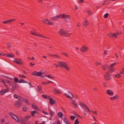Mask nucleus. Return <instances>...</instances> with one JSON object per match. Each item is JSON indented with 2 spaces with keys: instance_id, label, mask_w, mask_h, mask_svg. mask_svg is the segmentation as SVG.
I'll return each instance as SVG.
<instances>
[{
  "instance_id": "nucleus-63",
  "label": "nucleus",
  "mask_w": 124,
  "mask_h": 124,
  "mask_svg": "<svg viewBox=\"0 0 124 124\" xmlns=\"http://www.w3.org/2000/svg\"><path fill=\"white\" fill-rule=\"evenodd\" d=\"M103 85L104 86L106 87L107 85V83L106 82H104L103 83Z\"/></svg>"
},
{
  "instance_id": "nucleus-23",
  "label": "nucleus",
  "mask_w": 124,
  "mask_h": 124,
  "mask_svg": "<svg viewBox=\"0 0 124 124\" xmlns=\"http://www.w3.org/2000/svg\"><path fill=\"white\" fill-rule=\"evenodd\" d=\"M107 93L109 95H112L113 94V93L112 91L110 90H108L107 91Z\"/></svg>"
},
{
  "instance_id": "nucleus-1",
  "label": "nucleus",
  "mask_w": 124,
  "mask_h": 124,
  "mask_svg": "<svg viewBox=\"0 0 124 124\" xmlns=\"http://www.w3.org/2000/svg\"><path fill=\"white\" fill-rule=\"evenodd\" d=\"M64 68L67 71L70 70V68L67 63L65 62H62L61 68Z\"/></svg>"
},
{
  "instance_id": "nucleus-41",
  "label": "nucleus",
  "mask_w": 124,
  "mask_h": 124,
  "mask_svg": "<svg viewBox=\"0 0 124 124\" xmlns=\"http://www.w3.org/2000/svg\"><path fill=\"white\" fill-rule=\"evenodd\" d=\"M70 119L72 121H73L74 120V119L75 117V116H70Z\"/></svg>"
},
{
  "instance_id": "nucleus-49",
  "label": "nucleus",
  "mask_w": 124,
  "mask_h": 124,
  "mask_svg": "<svg viewBox=\"0 0 124 124\" xmlns=\"http://www.w3.org/2000/svg\"><path fill=\"white\" fill-rule=\"evenodd\" d=\"M61 54H63V55H64L65 56H66L68 57H69V56L67 55V53H63V52H62L61 53Z\"/></svg>"
},
{
  "instance_id": "nucleus-4",
  "label": "nucleus",
  "mask_w": 124,
  "mask_h": 124,
  "mask_svg": "<svg viewBox=\"0 0 124 124\" xmlns=\"http://www.w3.org/2000/svg\"><path fill=\"white\" fill-rule=\"evenodd\" d=\"M79 105L82 107L84 108L85 110L88 111L90 113H91V111L90 110L89 108L85 104L81 101L79 102Z\"/></svg>"
},
{
  "instance_id": "nucleus-34",
  "label": "nucleus",
  "mask_w": 124,
  "mask_h": 124,
  "mask_svg": "<svg viewBox=\"0 0 124 124\" xmlns=\"http://www.w3.org/2000/svg\"><path fill=\"white\" fill-rule=\"evenodd\" d=\"M22 108L23 109L22 110L23 111H27L28 109V108L25 107L24 106H23Z\"/></svg>"
},
{
  "instance_id": "nucleus-47",
  "label": "nucleus",
  "mask_w": 124,
  "mask_h": 124,
  "mask_svg": "<svg viewBox=\"0 0 124 124\" xmlns=\"http://www.w3.org/2000/svg\"><path fill=\"white\" fill-rule=\"evenodd\" d=\"M87 12H88V15H91L93 14L92 12L90 10L87 11Z\"/></svg>"
},
{
  "instance_id": "nucleus-48",
  "label": "nucleus",
  "mask_w": 124,
  "mask_h": 124,
  "mask_svg": "<svg viewBox=\"0 0 124 124\" xmlns=\"http://www.w3.org/2000/svg\"><path fill=\"white\" fill-rule=\"evenodd\" d=\"M34 35L35 36H36L39 37H40V36H41L40 34H37V33H36V32H35V33H34Z\"/></svg>"
},
{
  "instance_id": "nucleus-29",
  "label": "nucleus",
  "mask_w": 124,
  "mask_h": 124,
  "mask_svg": "<svg viewBox=\"0 0 124 124\" xmlns=\"http://www.w3.org/2000/svg\"><path fill=\"white\" fill-rule=\"evenodd\" d=\"M121 34V32H120L119 33H114L112 34V35L113 37L115 36V38H117L116 36L117 35H120Z\"/></svg>"
},
{
  "instance_id": "nucleus-58",
  "label": "nucleus",
  "mask_w": 124,
  "mask_h": 124,
  "mask_svg": "<svg viewBox=\"0 0 124 124\" xmlns=\"http://www.w3.org/2000/svg\"><path fill=\"white\" fill-rule=\"evenodd\" d=\"M26 103H28V99H24V101Z\"/></svg>"
},
{
  "instance_id": "nucleus-3",
  "label": "nucleus",
  "mask_w": 124,
  "mask_h": 124,
  "mask_svg": "<svg viewBox=\"0 0 124 124\" xmlns=\"http://www.w3.org/2000/svg\"><path fill=\"white\" fill-rule=\"evenodd\" d=\"M9 114L13 119L15 120L18 123L20 122V121L19 118L17 116L11 112H9Z\"/></svg>"
},
{
  "instance_id": "nucleus-8",
  "label": "nucleus",
  "mask_w": 124,
  "mask_h": 124,
  "mask_svg": "<svg viewBox=\"0 0 124 124\" xmlns=\"http://www.w3.org/2000/svg\"><path fill=\"white\" fill-rule=\"evenodd\" d=\"M22 102L20 101H17L14 104V105L16 107H19L22 105Z\"/></svg>"
},
{
  "instance_id": "nucleus-39",
  "label": "nucleus",
  "mask_w": 124,
  "mask_h": 124,
  "mask_svg": "<svg viewBox=\"0 0 124 124\" xmlns=\"http://www.w3.org/2000/svg\"><path fill=\"white\" fill-rule=\"evenodd\" d=\"M63 121L65 123L69 121L65 117H63Z\"/></svg>"
},
{
  "instance_id": "nucleus-36",
  "label": "nucleus",
  "mask_w": 124,
  "mask_h": 124,
  "mask_svg": "<svg viewBox=\"0 0 124 124\" xmlns=\"http://www.w3.org/2000/svg\"><path fill=\"white\" fill-rule=\"evenodd\" d=\"M32 107L33 108L35 109H37V106L35 105L34 103H33L32 104Z\"/></svg>"
},
{
  "instance_id": "nucleus-13",
  "label": "nucleus",
  "mask_w": 124,
  "mask_h": 124,
  "mask_svg": "<svg viewBox=\"0 0 124 124\" xmlns=\"http://www.w3.org/2000/svg\"><path fill=\"white\" fill-rule=\"evenodd\" d=\"M60 16H61V17H62V18H65L70 19V17L69 15H65V14H62L60 15Z\"/></svg>"
},
{
  "instance_id": "nucleus-27",
  "label": "nucleus",
  "mask_w": 124,
  "mask_h": 124,
  "mask_svg": "<svg viewBox=\"0 0 124 124\" xmlns=\"http://www.w3.org/2000/svg\"><path fill=\"white\" fill-rule=\"evenodd\" d=\"M49 113L51 116V117H52L53 116L55 115L54 112L52 111L51 110H49Z\"/></svg>"
},
{
  "instance_id": "nucleus-22",
  "label": "nucleus",
  "mask_w": 124,
  "mask_h": 124,
  "mask_svg": "<svg viewBox=\"0 0 124 124\" xmlns=\"http://www.w3.org/2000/svg\"><path fill=\"white\" fill-rule=\"evenodd\" d=\"M59 18H61L60 15L59 16H56L51 18V19L53 21H54L58 19Z\"/></svg>"
},
{
  "instance_id": "nucleus-52",
  "label": "nucleus",
  "mask_w": 124,
  "mask_h": 124,
  "mask_svg": "<svg viewBox=\"0 0 124 124\" xmlns=\"http://www.w3.org/2000/svg\"><path fill=\"white\" fill-rule=\"evenodd\" d=\"M14 98H15L16 99H17L19 97L18 95H17L16 94H14Z\"/></svg>"
},
{
  "instance_id": "nucleus-61",
  "label": "nucleus",
  "mask_w": 124,
  "mask_h": 124,
  "mask_svg": "<svg viewBox=\"0 0 124 124\" xmlns=\"http://www.w3.org/2000/svg\"><path fill=\"white\" fill-rule=\"evenodd\" d=\"M103 54L105 55H106L107 54V51L106 50H105Z\"/></svg>"
},
{
  "instance_id": "nucleus-28",
  "label": "nucleus",
  "mask_w": 124,
  "mask_h": 124,
  "mask_svg": "<svg viewBox=\"0 0 124 124\" xmlns=\"http://www.w3.org/2000/svg\"><path fill=\"white\" fill-rule=\"evenodd\" d=\"M37 90L38 91L39 93L42 92V86L41 85H39L37 88Z\"/></svg>"
},
{
  "instance_id": "nucleus-25",
  "label": "nucleus",
  "mask_w": 124,
  "mask_h": 124,
  "mask_svg": "<svg viewBox=\"0 0 124 124\" xmlns=\"http://www.w3.org/2000/svg\"><path fill=\"white\" fill-rule=\"evenodd\" d=\"M49 102L50 104L52 105L54 104L55 103L54 101L53 100L52 98H51L49 99Z\"/></svg>"
},
{
  "instance_id": "nucleus-56",
  "label": "nucleus",
  "mask_w": 124,
  "mask_h": 124,
  "mask_svg": "<svg viewBox=\"0 0 124 124\" xmlns=\"http://www.w3.org/2000/svg\"><path fill=\"white\" fill-rule=\"evenodd\" d=\"M70 103L72 104H73L75 103V101L74 100H72L70 101Z\"/></svg>"
},
{
  "instance_id": "nucleus-53",
  "label": "nucleus",
  "mask_w": 124,
  "mask_h": 124,
  "mask_svg": "<svg viewBox=\"0 0 124 124\" xmlns=\"http://www.w3.org/2000/svg\"><path fill=\"white\" fill-rule=\"evenodd\" d=\"M95 65L97 66H98L99 65H101V63H100V62H96L95 63Z\"/></svg>"
},
{
  "instance_id": "nucleus-55",
  "label": "nucleus",
  "mask_w": 124,
  "mask_h": 124,
  "mask_svg": "<svg viewBox=\"0 0 124 124\" xmlns=\"http://www.w3.org/2000/svg\"><path fill=\"white\" fill-rule=\"evenodd\" d=\"M19 77H21L23 78H25L26 77L24 76H23V75L21 74H19Z\"/></svg>"
},
{
  "instance_id": "nucleus-26",
  "label": "nucleus",
  "mask_w": 124,
  "mask_h": 124,
  "mask_svg": "<svg viewBox=\"0 0 124 124\" xmlns=\"http://www.w3.org/2000/svg\"><path fill=\"white\" fill-rule=\"evenodd\" d=\"M54 93L55 94H60L61 93L59 90H57L56 89H54Z\"/></svg>"
},
{
  "instance_id": "nucleus-30",
  "label": "nucleus",
  "mask_w": 124,
  "mask_h": 124,
  "mask_svg": "<svg viewBox=\"0 0 124 124\" xmlns=\"http://www.w3.org/2000/svg\"><path fill=\"white\" fill-rule=\"evenodd\" d=\"M19 83H28L27 82L25 81L24 79H21L19 80Z\"/></svg>"
},
{
  "instance_id": "nucleus-12",
  "label": "nucleus",
  "mask_w": 124,
  "mask_h": 124,
  "mask_svg": "<svg viewBox=\"0 0 124 124\" xmlns=\"http://www.w3.org/2000/svg\"><path fill=\"white\" fill-rule=\"evenodd\" d=\"M18 87V85L14 83L11 89V91L12 92H14L15 90Z\"/></svg>"
},
{
  "instance_id": "nucleus-37",
  "label": "nucleus",
  "mask_w": 124,
  "mask_h": 124,
  "mask_svg": "<svg viewBox=\"0 0 124 124\" xmlns=\"http://www.w3.org/2000/svg\"><path fill=\"white\" fill-rule=\"evenodd\" d=\"M110 69V72H113L115 71V68H109L108 69Z\"/></svg>"
},
{
  "instance_id": "nucleus-7",
  "label": "nucleus",
  "mask_w": 124,
  "mask_h": 124,
  "mask_svg": "<svg viewBox=\"0 0 124 124\" xmlns=\"http://www.w3.org/2000/svg\"><path fill=\"white\" fill-rule=\"evenodd\" d=\"M105 79L107 80H109L111 79L109 74V72H106L104 75Z\"/></svg>"
},
{
  "instance_id": "nucleus-51",
  "label": "nucleus",
  "mask_w": 124,
  "mask_h": 124,
  "mask_svg": "<svg viewBox=\"0 0 124 124\" xmlns=\"http://www.w3.org/2000/svg\"><path fill=\"white\" fill-rule=\"evenodd\" d=\"M42 96L45 99H46L47 98V96L43 94L42 95Z\"/></svg>"
},
{
  "instance_id": "nucleus-59",
  "label": "nucleus",
  "mask_w": 124,
  "mask_h": 124,
  "mask_svg": "<svg viewBox=\"0 0 124 124\" xmlns=\"http://www.w3.org/2000/svg\"><path fill=\"white\" fill-rule=\"evenodd\" d=\"M38 2L39 3H42V0H37Z\"/></svg>"
},
{
  "instance_id": "nucleus-35",
  "label": "nucleus",
  "mask_w": 124,
  "mask_h": 124,
  "mask_svg": "<svg viewBox=\"0 0 124 124\" xmlns=\"http://www.w3.org/2000/svg\"><path fill=\"white\" fill-rule=\"evenodd\" d=\"M14 80L16 83H19V80L18 78L15 77L14 78Z\"/></svg>"
},
{
  "instance_id": "nucleus-15",
  "label": "nucleus",
  "mask_w": 124,
  "mask_h": 124,
  "mask_svg": "<svg viewBox=\"0 0 124 124\" xmlns=\"http://www.w3.org/2000/svg\"><path fill=\"white\" fill-rule=\"evenodd\" d=\"M9 90L8 89H2L0 91V95H3L5 93L8 92Z\"/></svg>"
},
{
  "instance_id": "nucleus-20",
  "label": "nucleus",
  "mask_w": 124,
  "mask_h": 124,
  "mask_svg": "<svg viewBox=\"0 0 124 124\" xmlns=\"http://www.w3.org/2000/svg\"><path fill=\"white\" fill-rule=\"evenodd\" d=\"M36 114L37 115L39 114L38 112H37L36 110H34L31 112V115L33 117H35V116Z\"/></svg>"
},
{
  "instance_id": "nucleus-10",
  "label": "nucleus",
  "mask_w": 124,
  "mask_h": 124,
  "mask_svg": "<svg viewBox=\"0 0 124 124\" xmlns=\"http://www.w3.org/2000/svg\"><path fill=\"white\" fill-rule=\"evenodd\" d=\"M88 50V48L85 46H83L80 48L81 50L83 52L87 51Z\"/></svg>"
},
{
  "instance_id": "nucleus-43",
  "label": "nucleus",
  "mask_w": 124,
  "mask_h": 124,
  "mask_svg": "<svg viewBox=\"0 0 124 124\" xmlns=\"http://www.w3.org/2000/svg\"><path fill=\"white\" fill-rule=\"evenodd\" d=\"M31 115H29L27 116L25 118V119L26 120H27L29 118H31Z\"/></svg>"
},
{
  "instance_id": "nucleus-60",
  "label": "nucleus",
  "mask_w": 124,
  "mask_h": 124,
  "mask_svg": "<svg viewBox=\"0 0 124 124\" xmlns=\"http://www.w3.org/2000/svg\"><path fill=\"white\" fill-rule=\"evenodd\" d=\"M25 122L23 120H21V124H23Z\"/></svg>"
},
{
  "instance_id": "nucleus-46",
  "label": "nucleus",
  "mask_w": 124,
  "mask_h": 124,
  "mask_svg": "<svg viewBox=\"0 0 124 124\" xmlns=\"http://www.w3.org/2000/svg\"><path fill=\"white\" fill-rule=\"evenodd\" d=\"M79 123V121H78L77 119H76L75 120L74 122V124H78Z\"/></svg>"
},
{
  "instance_id": "nucleus-18",
  "label": "nucleus",
  "mask_w": 124,
  "mask_h": 124,
  "mask_svg": "<svg viewBox=\"0 0 124 124\" xmlns=\"http://www.w3.org/2000/svg\"><path fill=\"white\" fill-rule=\"evenodd\" d=\"M5 56L8 58H13L14 57V55L12 53H7L5 54Z\"/></svg>"
},
{
  "instance_id": "nucleus-42",
  "label": "nucleus",
  "mask_w": 124,
  "mask_h": 124,
  "mask_svg": "<svg viewBox=\"0 0 124 124\" xmlns=\"http://www.w3.org/2000/svg\"><path fill=\"white\" fill-rule=\"evenodd\" d=\"M6 45L8 48H10L11 46V44L10 43H6Z\"/></svg>"
},
{
  "instance_id": "nucleus-45",
  "label": "nucleus",
  "mask_w": 124,
  "mask_h": 124,
  "mask_svg": "<svg viewBox=\"0 0 124 124\" xmlns=\"http://www.w3.org/2000/svg\"><path fill=\"white\" fill-rule=\"evenodd\" d=\"M108 4V2L106 1H105L102 4V5H103L106 4Z\"/></svg>"
},
{
  "instance_id": "nucleus-21",
  "label": "nucleus",
  "mask_w": 124,
  "mask_h": 124,
  "mask_svg": "<svg viewBox=\"0 0 124 124\" xmlns=\"http://www.w3.org/2000/svg\"><path fill=\"white\" fill-rule=\"evenodd\" d=\"M88 24V21L86 19L83 23V25L85 27H86Z\"/></svg>"
},
{
  "instance_id": "nucleus-62",
  "label": "nucleus",
  "mask_w": 124,
  "mask_h": 124,
  "mask_svg": "<svg viewBox=\"0 0 124 124\" xmlns=\"http://www.w3.org/2000/svg\"><path fill=\"white\" fill-rule=\"evenodd\" d=\"M50 83V81L47 82L45 83V84L47 85L48 84Z\"/></svg>"
},
{
  "instance_id": "nucleus-19",
  "label": "nucleus",
  "mask_w": 124,
  "mask_h": 124,
  "mask_svg": "<svg viewBox=\"0 0 124 124\" xmlns=\"http://www.w3.org/2000/svg\"><path fill=\"white\" fill-rule=\"evenodd\" d=\"M101 67L103 70H105L109 68V67L107 64H105L101 66Z\"/></svg>"
},
{
  "instance_id": "nucleus-9",
  "label": "nucleus",
  "mask_w": 124,
  "mask_h": 124,
  "mask_svg": "<svg viewBox=\"0 0 124 124\" xmlns=\"http://www.w3.org/2000/svg\"><path fill=\"white\" fill-rule=\"evenodd\" d=\"M14 61L17 64H21L22 65H24V63L21 61V59L18 58H16L15 59Z\"/></svg>"
},
{
  "instance_id": "nucleus-2",
  "label": "nucleus",
  "mask_w": 124,
  "mask_h": 124,
  "mask_svg": "<svg viewBox=\"0 0 124 124\" xmlns=\"http://www.w3.org/2000/svg\"><path fill=\"white\" fill-rule=\"evenodd\" d=\"M44 73L35 71L33 72L31 74L33 76L38 77H41L43 78V76H45V75H42L43 74H44Z\"/></svg>"
},
{
  "instance_id": "nucleus-40",
  "label": "nucleus",
  "mask_w": 124,
  "mask_h": 124,
  "mask_svg": "<svg viewBox=\"0 0 124 124\" xmlns=\"http://www.w3.org/2000/svg\"><path fill=\"white\" fill-rule=\"evenodd\" d=\"M121 76L120 74L117 73L115 75V76L116 78H119Z\"/></svg>"
},
{
  "instance_id": "nucleus-16",
  "label": "nucleus",
  "mask_w": 124,
  "mask_h": 124,
  "mask_svg": "<svg viewBox=\"0 0 124 124\" xmlns=\"http://www.w3.org/2000/svg\"><path fill=\"white\" fill-rule=\"evenodd\" d=\"M15 20H16L15 19H11L10 20H7L6 21H4L2 22V23L3 24L8 23H10L12 22Z\"/></svg>"
},
{
  "instance_id": "nucleus-14",
  "label": "nucleus",
  "mask_w": 124,
  "mask_h": 124,
  "mask_svg": "<svg viewBox=\"0 0 124 124\" xmlns=\"http://www.w3.org/2000/svg\"><path fill=\"white\" fill-rule=\"evenodd\" d=\"M62 62L61 61L58 62L57 63V64L56 63H54L53 64V65L54 66H55V67L56 68H57L58 67H59L60 68H61L62 63Z\"/></svg>"
},
{
  "instance_id": "nucleus-57",
  "label": "nucleus",
  "mask_w": 124,
  "mask_h": 124,
  "mask_svg": "<svg viewBox=\"0 0 124 124\" xmlns=\"http://www.w3.org/2000/svg\"><path fill=\"white\" fill-rule=\"evenodd\" d=\"M35 31V30H32V31H31L30 32V33L32 34V35H34V33H35V32L34 33H33L32 32V31Z\"/></svg>"
},
{
  "instance_id": "nucleus-50",
  "label": "nucleus",
  "mask_w": 124,
  "mask_h": 124,
  "mask_svg": "<svg viewBox=\"0 0 124 124\" xmlns=\"http://www.w3.org/2000/svg\"><path fill=\"white\" fill-rule=\"evenodd\" d=\"M51 76V75H46L45 76H47L48 78H54V77H50V76Z\"/></svg>"
},
{
  "instance_id": "nucleus-32",
  "label": "nucleus",
  "mask_w": 124,
  "mask_h": 124,
  "mask_svg": "<svg viewBox=\"0 0 124 124\" xmlns=\"http://www.w3.org/2000/svg\"><path fill=\"white\" fill-rule=\"evenodd\" d=\"M18 101H21L22 102L23 101H24V100L22 97L19 96L18 97Z\"/></svg>"
},
{
  "instance_id": "nucleus-54",
  "label": "nucleus",
  "mask_w": 124,
  "mask_h": 124,
  "mask_svg": "<svg viewBox=\"0 0 124 124\" xmlns=\"http://www.w3.org/2000/svg\"><path fill=\"white\" fill-rule=\"evenodd\" d=\"M96 111H92V112L93 113V114H95L96 115H98V113L97 112H96Z\"/></svg>"
},
{
  "instance_id": "nucleus-31",
  "label": "nucleus",
  "mask_w": 124,
  "mask_h": 124,
  "mask_svg": "<svg viewBox=\"0 0 124 124\" xmlns=\"http://www.w3.org/2000/svg\"><path fill=\"white\" fill-rule=\"evenodd\" d=\"M71 34L70 33L67 31H66L64 37H69L70 35Z\"/></svg>"
},
{
  "instance_id": "nucleus-17",
  "label": "nucleus",
  "mask_w": 124,
  "mask_h": 124,
  "mask_svg": "<svg viewBox=\"0 0 124 124\" xmlns=\"http://www.w3.org/2000/svg\"><path fill=\"white\" fill-rule=\"evenodd\" d=\"M48 55L50 56L53 57L54 58H58L61 59V57L60 56L56 54H49Z\"/></svg>"
},
{
  "instance_id": "nucleus-44",
  "label": "nucleus",
  "mask_w": 124,
  "mask_h": 124,
  "mask_svg": "<svg viewBox=\"0 0 124 124\" xmlns=\"http://www.w3.org/2000/svg\"><path fill=\"white\" fill-rule=\"evenodd\" d=\"M108 15L109 14L108 13H106L104 15V17L105 18H107L108 17Z\"/></svg>"
},
{
  "instance_id": "nucleus-38",
  "label": "nucleus",
  "mask_w": 124,
  "mask_h": 124,
  "mask_svg": "<svg viewBox=\"0 0 124 124\" xmlns=\"http://www.w3.org/2000/svg\"><path fill=\"white\" fill-rule=\"evenodd\" d=\"M116 63V62H114L113 63L111 64L109 66V68H112L115 65Z\"/></svg>"
},
{
  "instance_id": "nucleus-11",
  "label": "nucleus",
  "mask_w": 124,
  "mask_h": 124,
  "mask_svg": "<svg viewBox=\"0 0 124 124\" xmlns=\"http://www.w3.org/2000/svg\"><path fill=\"white\" fill-rule=\"evenodd\" d=\"M65 32L63 29H61L59 30L58 32L61 36L64 37Z\"/></svg>"
},
{
  "instance_id": "nucleus-5",
  "label": "nucleus",
  "mask_w": 124,
  "mask_h": 124,
  "mask_svg": "<svg viewBox=\"0 0 124 124\" xmlns=\"http://www.w3.org/2000/svg\"><path fill=\"white\" fill-rule=\"evenodd\" d=\"M42 21L45 24H46L52 25H53L54 24L53 22L51 21L48 20L47 19H44L42 20Z\"/></svg>"
},
{
  "instance_id": "nucleus-64",
  "label": "nucleus",
  "mask_w": 124,
  "mask_h": 124,
  "mask_svg": "<svg viewBox=\"0 0 124 124\" xmlns=\"http://www.w3.org/2000/svg\"><path fill=\"white\" fill-rule=\"evenodd\" d=\"M56 124H61L60 123V121L59 120L57 121L56 122Z\"/></svg>"
},
{
  "instance_id": "nucleus-24",
  "label": "nucleus",
  "mask_w": 124,
  "mask_h": 124,
  "mask_svg": "<svg viewBox=\"0 0 124 124\" xmlns=\"http://www.w3.org/2000/svg\"><path fill=\"white\" fill-rule=\"evenodd\" d=\"M119 97V96H118L117 95H116L115 96L113 97H110V99L111 100H115L117 99Z\"/></svg>"
},
{
  "instance_id": "nucleus-33",
  "label": "nucleus",
  "mask_w": 124,
  "mask_h": 124,
  "mask_svg": "<svg viewBox=\"0 0 124 124\" xmlns=\"http://www.w3.org/2000/svg\"><path fill=\"white\" fill-rule=\"evenodd\" d=\"M58 115L59 117L62 118L63 116V114L62 112H60L58 113Z\"/></svg>"
},
{
  "instance_id": "nucleus-6",
  "label": "nucleus",
  "mask_w": 124,
  "mask_h": 124,
  "mask_svg": "<svg viewBox=\"0 0 124 124\" xmlns=\"http://www.w3.org/2000/svg\"><path fill=\"white\" fill-rule=\"evenodd\" d=\"M67 93H64V95L69 99H72L74 97L73 95L70 92H68Z\"/></svg>"
}]
</instances>
